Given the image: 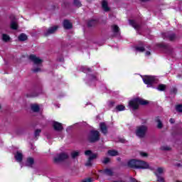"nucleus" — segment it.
<instances>
[{"label": "nucleus", "mask_w": 182, "mask_h": 182, "mask_svg": "<svg viewBox=\"0 0 182 182\" xmlns=\"http://www.w3.org/2000/svg\"><path fill=\"white\" fill-rule=\"evenodd\" d=\"M128 166L131 168H149V164L143 161H137L136 159H132L128 162Z\"/></svg>", "instance_id": "obj_1"}, {"label": "nucleus", "mask_w": 182, "mask_h": 182, "mask_svg": "<svg viewBox=\"0 0 182 182\" xmlns=\"http://www.w3.org/2000/svg\"><path fill=\"white\" fill-rule=\"evenodd\" d=\"M147 101L141 98H135L129 101V107L132 110H136L139 109V105H142L143 106L147 105Z\"/></svg>", "instance_id": "obj_2"}, {"label": "nucleus", "mask_w": 182, "mask_h": 182, "mask_svg": "<svg viewBox=\"0 0 182 182\" xmlns=\"http://www.w3.org/2000/svg\"><path fill=\"white\" fill-rule=\"evenodd\" d=\"M142 80L145 85H147V87H151L154 83H157V78L151 75H145L142 77Z\"/></svg>", "instance_id": "obj_3"}, {"label": "nucleus", "mask_w": 182, "mask_h": 182, "mask_svg": "<svg viewBox=\"0 0 182 182\" xmlns=\"http://www.w3.org/2000/svg\"><path fill=\"white\" fill-rule=\"evenodd\" d=\"M146 133H147V127L145 125H141L136 127L135 134L137 137L143 139L146 136Z\"/></svg>", "instance_id": "obj_4"}, {"label": "nucleus", "mask_w": 182, "mask_h": 182, "mask_svg": "<svg viewBox=\"0 0 182 182\" xmlns=\"http://www.w3.org/2000/svg\"><path fill=\"white\" fill-rule=\"evenodd\" d=\"M85 156H89L88 161L85 164V166L87 167H91L92 166V160L96 159L97 157V154H92V151L87 150L85 152Z\"/></svg>", "instance_id": "obj_5"}, {"label": "nucleus", "mask_w": 182, "mask_h": 182, "mask_svg": "<svg viewBox=\"0 0 182 182\" xmlns=\"http://www.w3.org/2000/svg\"><path fill=\"white\" fill-rule=\"evenodd\" d=\"M69 158V155L66 153H61V154H58L54 156L53 161L54 163H60L62 161H64V160H67V159Z\"/></svg>", "instance_id": "obj_6"}, {"label": "nucleus", "mask_w": 182, "mask_h": 182, "mask_svg": "<svg viewBox=\"0 0 182 182\" xmlns=\"http://www.w3.org/2000/svg\"><path fill=\"white\" fill-rule=\"evenodd\" d=\"M100 139V134L98 131H91L89 136V140L91 143H95Z\"/></svg>", "instance_id": "obj_7"}, {"label": "nucleus", "mask_w": 182, "mask_h": 182, "mask_svg": "<svg viewBox=\"0 0 182 182\" xmlns=\"http://www.w3.org/2000/svg\"><path fill=\"white\" fill-rule=\"evenodd\" d=\"M164 173V168H158L154 171L155 176L157 177V181L164 182V178L161 176V174Z\"/></svg>", "instance_id": "obj_8"}, {"label": "nucleus", "mask_w": 182, "mask_h": 182, "mask_svg": "<svg viewBox=\"0 0 182 182\" xmlns=\"http://www.w3.org/2000/svg\"><path fill=\"white\" fill-rule=\"evenodd\" d=\"M30 60H32L35 65H41L43 60L42 59L39 58V57H37L35 55H31L29 57Z\"/></svg>", "instance_id": "obj_9"}, {"label": "nucleus", "mask_w": 182, "mask_h": 182, "mask_svg": "<svg viewBox=\"0 0 182 182\" xmlns=\"http://www.w3.org/2000/svg\"><path fill=\"white\" fill-rule=\"evenodd\" d=\"M58 28H59L58 26H55L49 28L45 32V33H44L45 36H49V35H52V33H55L56 32V31H58Z\"/></svg>", "instance_id": "obj_10"}, {"label": "nucleus", "mask_w": 182, "mask_h": 182, "mask_svg": "<svg viewBox=\"0 0 182 182\" xmlns=\"http://www.w3.org/2000/svg\"><path fill=\"white\" fill-rule=\"evenodd\" d=\"M53 127L54 130H56V132H62L63 130V127L58 122H53Z\"/></svg>", "instance_id": "obj_11"}, {"label": "nucleus", "mask_w": 182, "mask_h": 182, "mask_svg": "<svg viewBox=\"0 0 182 182\" xmlns=\"http://www.w3.org/2000/svg\"><path fill=\"white\" fill-rule=\"evenodd\" d=\"M100 127L103 134H107V127L106 126V124L105 122H101L100 124Z\"/></svg>", "instance_id": "obj_12"}, {"label": "nucleus", "mask_w": 182, "mask_h": 182, "mask_svg": "<svg viewBox=\"0 0 182 182\" xmlns=\"http://www.w3.org/2000/svg\"><path fill=\"white\" fill-rule=\"evenodd\" d=\"M14 157H15L16 161H18V163H21V161H22L23 155H22V152L17 151L16 154H15Z\"/></svg>", "instance_id": "obj_13"}, {"label": "nucleus", "mask_w": 182, "mask_h": 182, "mask_svg": "<svg viewBox=\"0 0 182 182\" xmlns=\"http://www.w3.org/2000/svg\"><path fill=\"white\" fill-rule=\"evenodd\" d=\"M102 6L105 12H109V11H110V8L109 7V4H107V1H103L102 2Z\"/></svg>", "instance_id": "obj_14"}, {"label": "nucleus", "mask_w": 182, "mask_h": 182, "mask_svg": "<svg viewBox=\"0 0 182 182\" xmlns=\"http://www.w3.org/2000/svg\"><path fill=\"white\" fill-rule=\"evenodd\" d=\"M63 27L65 29H72L73 25L69 20H65L63 21Z\"/></svg>", "instance_id": "obj_15"}, {"label": "nucleus", "mask_w": 182, "mask_h": 182, "mask_svg": "<svg viewBox=\"0 0 182 182\" xmlns=\"http://www.w3.org/2000/svg\"><path fill=\"white\" fill-rule=\"evenodd\" d=\"M155 122L157 123V128L158 129H163V123L161 122V120H160V118L157 117L155 119Z\"/></svg>", "instance_id": "obj_16"}, {"label": "nucleus", "mask_w": 182, "mask_h": 182, "mask_svg": "<svg viewBox=\"0 0 182 182\" xmlns=\"http://www.w3.org/2000/svg\"><path fill=\"white\" fill-rule=\"evenodd\" d=\"M115 109L117 112H123L124 110H126V107L123 105H117Z\"/></svg>", "instance_id": "obj_17"}, {"label": "nucleus", "mask_w": 182, "mask_h": 182, "mask_svg": "<svg viewBox=\"0 0 182 182\" xmlns=\"http://www.w3.org/2000/svg\"><path fill=\"white\" fill-rule=\"evenodd\" d=\"M112 32L113 33H114L115 35H119V26L114 25L112 26Z\"/></svg>", "instance_id": "obj_18"}, {"label": "nucleus", "mask_w": 182, "mask_h": 182, "mask_svg": "<svg viewBox=\"0 0 182 182\" xmlns=\"http://www.w3.org/2000/svg\"><path fill=\"white\" fill-rule=\"evenodd\" d=\"M28 39V36L25 33H21L18 36V41H21V42H23L24 41H26Z\"/></svg>", "instance_id": "obj_19"}, {"label": "nucleus", "mask_w": 182, "mask_h": 182, "mask_svg": "<svg viewBox=\"0 0 182 182\" xmlns=\"http://www.w3.org/2000/svg\"><path fill=\"white\" fill-rule=\"evenodd\" d=\"M107 153L109 156H119V152H117L116 150H109Z\"/></svg>", "instance_id": "obj_20"}, {"label": "nucleus", "mask_w": 182, "mask_h": 182, "mask_svg": "<svg viewBox=\"0 0 182 182\" xmlns=\"http://www.w3.org/2000/svg\"><path fill=\"white\" fill-rule=\"evenodd\" d=\"M33 163H34V161H33V158H28V159H27V161H26V164L28 167H32V165L33 164Z\"/></svg>", "instance_id": "obj_21"}, {"label": "nucleus", "mask_w": 182, "mask_h": 182, "mask_svg": "<svg viewBox=\"0 0 182 182\" xmlns=\"http://www.w3.org/2000/svg\"><path fill=\"white\" fill-rule=\"evenodd\" d=\"M129 25L133 26L134 29H137L139 28V24H137V23H136V21H134V20H129Z\"/></svg>", "instance_id": "obj_22"}, {"label": "nucleus", "mask_w": 182, "mask_h": 182, "mask_svg": "<svg viewBox=\"0 0 182 182\" xmlns=\"http://www.w3.org/2000/svg\"><path fill=\"white\" fill-rule=\"evenodd\" d=\"M31 110H33V112H39L40 108H39V105H36V104H33L31 105Z\"/></svg>", "instance_id": "obj_23"}, {"label": "nucleus", "mask_w": 182, "mask_h": 182, "mask_svg": "<svg viewBox=\"0 0 182 182\" xmlns=\"http://www.w3.org/2000/svg\"><path fill=\"white\" fill-rule=\"evenodd\" d=\"M10 40L11 37H9V36L7 34H2V41H4V42H9Z\"/></svg>", "instance_id": "obj_24"}, {"label": "nucleus", "mask_w": 182, "mask_h": 182, "mask_svg": "<svg viewBox=\"0 0 182 182\" xmlns=\"http://www.w3.org/2000/svg\"><path fill=\"white\" fill-rule=\"evenodd\" d=\"M104 174L106 176H113V171H112V169L107 168L104 171Z\"/></svg>", "instance_id": "obj_25"}, {"label": "nucleus", "mask_w": 182, "mask_h": 182, "mask_svg": "<svg viewBox=\"0 0 182 182\" xmlns=\"http://www.w3.org/2000/svg\"><path fill=\"white\" fill-rule=\"evenodd\" d=\"M11 29H18V23L13 20L11 23Z\"/></svg>", "instance_id": "obj_26"}, {"label": "nucleus", "mask_w": 182, "mask_h": 182, "mask_svg": "<svg viewBox=\"0 0 182 182\" xmlns=\"http://www.w3.org/2000/svg\"><path fill=\"white\" fill-rule=\"evenodd\" d=\"M135 52H139V53H141V52H144V47L143 46H136L135 47Z\"/></svg>", "instance_id": "obj_27"}, {"label": "nucleus", "mask_w": 182, "mask_h": 182, "mask_svg": "<svg viewBox=\"0 0 182 182\" xmlns=\"http://www.w3.org/2000/svg\"><path fill=\"white\" fill-rule=\"evenodd\" d=\"M157 90H160L163 92V90H166V85L161 84L157 87Z\"/></svg>", "instance_id": "obj_28"}, {"label": "nucleus", "mask_w": 182, "mask_h": 182, "mask_svg": "<svg viewBox=\"0 0 182 182\" xmlns=\"http://www.w3.org/2000/svg\"><path fill=\"white\" fill-rule=\"evenodd\" d=\"M74 6H76L77 8H80V6H82V3L79 0H75Z\"/></svg>", "instance_id": "obj_29"}, {"label": "nucleus", "mask_w": 182, "mask_h": 182, "mask_svg": "<svg viewBox=\"0 0 182 182\" xmlns=\"http://www.w3.org/2000/svg\"><path fill=\"white\" fill-rule=\"evenodd\" d=\"M97 23V21L96 20H91L88 22V26H95Z\"/></svg>", "instance_id": "obj_30"}, {"label": "nucleus", "mask_w": 182, "mask_h": 182, "mask_svg": "<svg viewBox=\"0 0 182 182\" xmlns=\"http://www.w3.org/2000/svg\"><path fill=\"white\" fill-rule=\"evenodd\" d=\"M161 150H165L166 151H168L171 150V148L167 145H164L161 147Z\"/></svg>", "instance_id": "obj_31"}, {"label": "nucleus", "mask_w": 182, "mask_h": 182, "mask_svg": "<svg viewBox=\"0 0 182 182\" xmlns=\"http://www.w3.org/2000/svg\"><path fill=\"white\" fill-rule=\"evenodd\" d=\"M71 156L73 157V159H76V157H77V156H79V151H74L71 153Z\"/></svg>", "instance_id": "obj_32"}, {"label": "nucleus", "mask_w": 182, "mask_h": 182, "mask_svg": "<svg viewBox=\"0 0 182 182\" xmlns=\"http://www.w3.org/2000/svg\"><path fill=\"white\" fill-rule=\"evenodd\" d=\"M82 72H84V73H86V72H90V68H87V67H82L81 68Z\"/></svg>", "instance_id": "obj_33"}, {"label": "nucleus", "mask_w": 182, "mask_h": 182, "mask_svg": "<svg viewBox=\"0 0 182 182\" xmlns=\"http://www.w3.org/2000/svg\"><path fill=\"white\" fill-rule=\"evenodd\" d=\"M177 112L182 113V105H177L176 107Z\"/></svg>", "instance_id": "obj_34"}, {"label": "nucleus", "mask_w": 182, "mask_h": 182, "mask_svg": "<svg viewBox=\"0 0 182 182\" xmlns=\"http://www.w3.org/2000/svg\"><path fill=\"white\" fill-rule=\"evenodd\" d=\"M41 129H37V130H36V132H35V136H36V137H38V136H39V134H41Z\"/></svg>", "instance_id": "obj_35"}, {"label": "nucleus", "mask_w": 182, "mask_h": 182, "mask_svg": "<svg viewBox=\"0 0 182 182\" xmlns=\"http://www.w3.org/2000/svg\"><path fill=\"white\" fill-rule=\"evenodd\" d=\"M109 161H110V159L109 158H105V159H104L102 163H104V164H107V163H109Z\"/></svg>", "instance_id": "obj_36"}, {"label": "nucleus", "mask_w": 182, "mask_h": 182, "mask_svg": "<svg viewBox=\"0 0 182 182\" xmlns=\"http://www.w3.org/2000/svg\"><path fill=\"white\" fill-rule=\"evenodd\" d=\"M170 41H173L174 39V38H176V35L175 34H171L168 36Z\"/></svg>", "instance_id": "obj_37"}, {"label": "nucleus", "mask_w": 182, "mask_h": 182, "mask_svg": "<svg viewBox=\"0 0 182 182\" xmlns=\"http://www.w3.org/2000/svg\"><path fill=\"white\" fill-rule=\"evenodd\" d=\"M140 156H141L142 157H147V153H146V152H141L140 153Z\"/></svg>", "instance_id": "obj_38"}, {"label": "nucleus", "mask_w": 182, "mask_h": 182, "mask_svg": "<svg viewBox=\"0 0 182 182\" xmlns=\"http://www.w3.org/2000/svg\"><path fill=\"white\" fill-rule=\"evenodd\" d=\"M33 72H35L36 73L38 72H41V68H35V69H33Z\"/></svg>", "instance_id": "obj_39"}, {"label": "nucleus", "mask_w": 182, "mask_h": 182, "mask_svg": "<svg viewBox=\"0 0 182 182\" xmlns=\"http://www.w3.org/2000/svg\"><path fill=\"white\" fill-rule=\"evenodd\" d=\"M82 182H92V178H88L84 180Z\"/></svg>", "instance_id": "obj_40"}, {"label": "nucleus", "mask_w": 182, "mask_h": 182, "mask_svg": "<svg viewBox=\"0 0 182 182\" xmlns=\"http://www.w3.org/2000/svg\"><path fill=\"white\" fill-rule=\"evenodd\" d=\"M90 79H91L92 80H96V77L94 75H91L90 76Z\"/></svg>", "instance_id": "obj_41"}, {"label": "nucleus", "mask_w": 182, "mask_h": 182, "mask_svg": "<svg viewBox=\"0 0 182 182\" xmlns=\"http://www.w3.org/2000/svg\"><path fill=\"white\" fill-rule=\"evenodd\" d=\"M150 55H151L150 51H146V56H150Z\"/></svg>", "instance_id": "obj_42"}, {"label": "nucleus", "mask_w": 182, "mask_h": 182, "mask_svg": "<svg viewBox=\"0 0 182 182\" xmlns=\"http://www.w3.org/2000/svg\"><path fill=\"white\" fill-rule=\"evenodd\" d=\"M169 122H170V123H171V124H173V123H174L175 120H174V119H171L169 120Z\"/></svg>", "instance_id": "obj_43"}, {"label": "nucleus", "mask_w": 182, "mask_h": 182, "mask_svg": "<svg viewBox=\"0 0 182 182\" xmlns=\"http://www.w3.org/2000/svg\"><path fill=\"white\" fill-rule=\"evenodd\" d=\"M16 134H20V133H19V129H17V130L16 131Z\"/></svg>", "instance_id": "obj_44"}, {"label": "nucleus", "mask_w": 182, "mask_h": 182, "mask_svg": "<svg viewBox=\"0 0 182 182\" xmlns=\"http://www.w3.org/2000/svg\"><path fill=\"white\" fill-rule=\"evenodd\" d=\"M142 2H147L148 1H150V0H141Z\"/></svg>", "instance_id": "obj_45"}, {"label": "nucleus", "mask_w": 182, "mask_h": 182, "mask_svg": "<svg viewBox=\"0 0 182 182\" xmlns=\"http://www.w3.org/2000/svg\"><path fill=\"white\" fill-rule=\"evenodd\" d=\"M176 182H181V181H177Z\"/></svg>", "instance_id": "obj_46"}, {"label": "nucleus", "mask_w": 182, "mask_h": 182, "mask_svg": "<svg viewBox=\"0 0 182 182\" xmlns=\"http://www.w3.org/2000/svg\"><path fill=\"white\" fill-rule=\"evenodd\" d=\"M1 105H0V109H1Z\"/></svg>", "instance_id": "obj_47"}]
</instances>
